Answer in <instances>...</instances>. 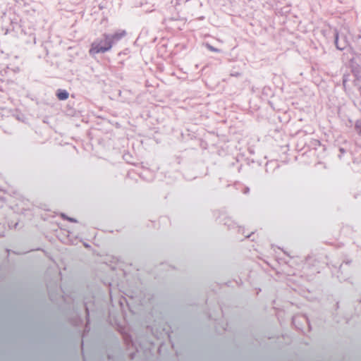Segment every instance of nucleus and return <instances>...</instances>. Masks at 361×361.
I'll return each instance as SVG.
<instances>
[{
  "instance_id": "f257e3e1",
  "label": "nucleus",
  "mask_w": 361,
  "mask_h": 361,
  "mask_svg": "<svg viewBox=\"0 0 361 361\" xmlns=\"http://www.w3.org/2000/svg\"><path fill=\"white\" fill-rule=\"evenodd\" d=\"M104 39L96 41L91 44L90 49V54H97L99 53H104L109 51L112 48V42L110 39V35H103Z\"/></svg>"
},
{
  "instance_id": "f03ea898",
  "label": "nucleus",
  "mask_w": 361,
  "mask_h": 361,
  "mask_svg": "<svg viewBox=\"0 0 361 361\" xmlns=\"http://www.w3.org/2000/svg\"><path fill=\"white\" fill-rule=\"evenodd\" d=\"M126 32L124 30H120L114 32L113 35H110L111 41L112 42V44L114 42H116L121 40L122 38L126 37Z\"/></svg>"
},
{
  "instance_id": "7ed1b4c3",
  "label": "nucleus",
  "mask_w": 361,
  "mask_h": 361,
  "mask_svg": "<svg viewBox=\"0 0 361 361\" xmlns=\"http://www.w3.org/2000/svg\"><path fill=\"white\" fill-rule=\"evenodd\" d=\"M56 96L59 100H66L68 98L69 94L64 90H59Z\"/></svg>"
},
{
  "instance_id": "20e7f679",
  "label": "nucleus",
  "mask_w": 361,
  "mask_h": 361,
  "mask_svg": "<svg viewBox=\"0 0 361 361\" xmlns=\"http://www.w3.org/2000/svg\"><path fill=\"white\" fill-rule=\"evenodd\" d=\"M207 47L212 51L218 52L219 49L213 47L212 46L207 44Z\"/></svg>"
},
{
  "instance_id": "39448f33",
  "label": "nucleus",
  "mask_w": 361,
  "mask_h": 361,
  "mask_svg": "<svg viewBox=\"0 0 361 361\" xmlns=\"http://www.w3.org/2000/svg\"><path fill=\"white\" fill-rule=\"evenodd\" d=\"M336 46H337V48L339 49H343V48L342 47H340L338 45V43H337V37L336 38Z\"/></svg>"
}]
</instances>
